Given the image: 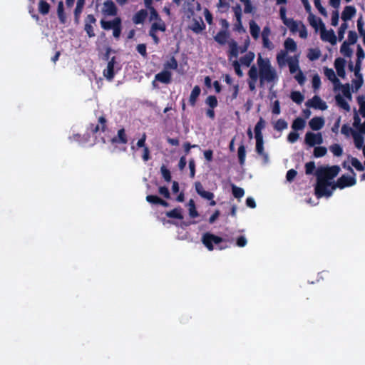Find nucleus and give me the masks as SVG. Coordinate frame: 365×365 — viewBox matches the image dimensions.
<instances>
[{
	"label": "nucleus",
	"instance_id": "obj_30",
	"mask_svg": "<svg viewBox=\"0 0 365 365\" xmlns=\"http://www.w3.org/2000/svg\"><path fill=\"white\" fill-rule=\"evenodd\" d=\"M250 32L255 40L258 39L260 34V28L254 21H250Z\"/></svg>",
	"mask_w": 365,
	"mask_h": 365
},
{
	"label": "nucleus",
	"instance_id": "obj_54",
	"mask_svg": "<svg viewBox=\"0 0 365 365\" xmlns=\"http://www.w3.org/2000/svg\"><path fill=\"white\" fill-rule=\"evenodd\" d=\"M355 131V130L352 129L347 125H344L341 130V133L346 137H349L351 135L353 136Z\"/></svg>",
	"mask_w": 365,
	"mask_h": 365
},
{
	"label": "nucleus",
	"instance_id": "obj_64",
	"mask_svg": "<svg viewBox=\"0 0 365 365\" xmlns=\"http://www.w3.org/2000/svg\"><path fill=\"white\" fill-rule=\"evenodd\" d=\"M178 67V63L174 58H171L165 65V70L168 68L170 69H176Z\"/></svg>",
	"mask_w": 365,
	"mask_h": 365
},
{
	"label": "nucleus",
	"instance_id": "obj_19",
	"mask_svg": "<svg viewBox=\"0 0 365 365\" xmlns=\"http://www.w3.org/2000/svg\"><path fill=\"white\" fill-rule=\"evenodd\" d=\"M248 76L250 78V81H249V88L251 91H255L256 87L255 84L258 78V72L256 66L253 65L251 66Z\"/></svg>",
	"mask_w": 365,
	"mask_h": 365
},
{
	"label": "nucleus",
	"instance_id": "obj_20",
	"mask_svg": "<svg viewBox=\"0 0 365 365\" xmlns=\"http://www.w3.org/2000/svg\"><path fill=\"white\" fill-rule=\"evenodd\" d=\"M288 51L285 50L280 51L277 55V62L279 68L284 67L288 63L289 60L292 56L288 55Z\"/></svg>",
	"mask_w": 365,
	"mask_h": 365
},
{
	"label": "nucleus",
	"instance_id": "obj_26",
	"mask_svg": "<svg viewBox=\"0 0 365 365\" xmlns=\"http://www.w3.org/2000/svg\"><path fill=\"white\" fill-rule=\"evenodd\" d=\"M171 79V73L168 70H164L162 72L158 73L155 76V80L158 81L163 83H170Z\"/></svg>",
	"mask_w": 365,
	"mask_h": 365
},
{
	"label": "nucleus",
	"instance_id": "obj_11",
	"mask_svg": "<svg viewBox=\"0 0 365 365\" xmlns=\"http://www.w3.org/2000/svg\"><path fill=\"white\" fill-rule=\"evenodd\" d=\"M227 43L229 46V54L230 60L233 57L237 58L239 53L245 52L247 48V45L245 46L244 47L238 46L237 43L234 40L228 41Z\"/></svg>",
	"mask_w": 365,
	"mask_h": 365
},
{
	"label": "nucleus",
	"instance_id": "obj_40",
	"mask_svg": "<svg viewBox=\"0 0 365 365\" xmlns=\"http://www.w3.org/2000/svg\"><path fill=\"white\" fill-rule=\"evenodd\" d=\"M189 215L192 218L197 217L198 216V212L195 207V202L192 199H190L187 203Z\"/></svg>",
	"mask_w": 365,
	"mask_h": 365
},
{
	"label": "nucleus",
	"instance_id": "obj_45",
	"mask_svg": "<svg viewBox=\"0 0 365 365\" xmlns=\"http://www.w3.org/2000/svg\"><path fill=\"white\" fill-rule=\"evenodd\" d=\"M147 16V12L144 10L139 11L133 17V21L135 24H141L145 19Z\"/></svg>",
	"mask_w": 365,
	"mask_h": 365
},
{
	"label": "nucleus",
	"instance_id": "obj_22",
	"mask_svg": "<svg viewBox=\"0 0 365 365\" xmlns=\"http://www.w3.org/2000/svg\"><path fill=\"white\" fill-rule=\"evenodd\" d=\"M325 124V120L322 117H314L309 122V125L313 130H321Z\"/></svg>",
	"mask_w": 365,
	"mask_h": 365
},
{
	"label": "nucleus",
	"instance_id": "obj_31",
	"mask_svg": "<svg viewBox=\"0 0 365 365\" xmlns=\"http://www.w3.org/2000/svg\"><path fill=\"white\" fill-rule=\"evenodd\" d=\"M101 26L104 29H113L117 24H120V19L119 18H115L113 21H101Z\"/></svg>",
	"mask_w": 365,
	"mask_h": 365
},
{
	"label": "nucleus",
	"instance_id": "obj_23",
	"mask_svg": "<svg viewBox=\"0 0 365 365\" xmlns=\"http://www.w3.org/2000/svg\"><path fill=\"white\" fill-rule=\"evenodd\" d=\"M360 68H356L354 69V76L355 78L352 81V87L355 89V91H358L364 83V79L362 75L359 72Z\"/></svg>",
	"mask_w": 365,
	"mask_h": 365
},
{
	"label": "nucleus",
	"instance_id": "obj_41",
	"mask_svg": "<svg viewBox=\"0 0 365 365\" xmlns=\"http://www.w3.org/2000/svg\"><path fill=\"white\" fill-rule=\"evenodd\" d=\"M227 38H228V36H227V34L226 31H220L215 36V40L219 43L220 44H225L228 41H227Z\"/></svg>",
	"mask_w": 365,
	"mask_h": 365
},
{
	"label": "nucleus",
	"instance_id": "obj_58",
	"mask_svg": "<svg viewBox=\"0 0 365 365\" xmlns=\"http://www.w3.org/2000/svg\"><path fill=\"white\" fill-rule=\"evenodd\" d=\"M327 153V149L324 147H316L314 150V155L316 158H319L325 155Z\"/></svg>",
	"mask_w": 365,
	"mask_h": 365
},
{
	"label": "nucleus",
	"instance_id": "obj_5",
	"mask_svg": "<svg viewBox=\"0 0 365 365\" xmlns=\"http://www.w3.org/2000/svg\"><path fill=\"white\" fill-rule=\"evenodd\" d=\"M286 8L282 6L279 9V16L284 25H286L292 33H297L299 29V25H302L301 21H294L286 16Z\"/></svg>",
	"mask_w": 365,
	"mask_h": 365
},
{
	"label": "nucleus",
	"instance_id": "obj_32",
	"mask_svg": "<svg viewBox=\"0 0 365 365\" xmlns=\"http://www.w3.org/2000/svg\"><path fill=\"white\" fill-rule=\"evenodd\" d=\"M306 125V121L303 118H297L292 124V128L294 131L302 130Z\"/></svg>",
	"mask_w": 365,
	"mask_h": 365
},
{
	"label": "nucleus",
	"instance_id": "obj_53",
	"mask_svg": "<svg viewBox=\"0 0 365 365\" xmlns=\"http://www.w3.org/2000/svg\"><path fill=\"white\" fill-rule=\"evenodd\" d=\"M50 6L48 3L41 1L38 4V10L42 14H46L49 11Z\"/></svg>",
	"mask_w": 365,
	"mask_h": 365
},
{
	"label": "nucleus",
	"instance_id": "obj_38",
	"mask_svg": "<svg viewBox=\"0 0 365 365\" xmlns=\"http://www.w3.org/2000/svg\"><path fill=\"white\" fill-rule=\"evenodd\" d=\"M235 16L236 18L237 24L238 26L242 25V8L239 4L235 5L232 8Z\"/></svg>",
	"mask_w": 365,
	"mask_h": 365
},
{
	"label": "nucleus",
	"instance_id": "obj_50",
	"mask_svg": "<svg viewBox=\"0 0 365 365\" xmlns=\"http://www.w3.org/2000/svg\"><path fill=\"white\" fill-rule=\"evenodd\" d=\"M292 100L297 104H300L304 101L303 95L299 91H293L291 93Z\"/></svg>",
	"mask_w": 365,
	"mask_h": 365
},
{
	"label": "nucleus",
	"instance_id": "obj_6",
	"mask_svg": "<svg viewBox=\"0 0 365 365\" xmlns=\"http://www.w3.org/2000/svg\"><path fill=\"white\" fill-rule=\"evenodd\" d=\"M97 6L98 11L104 16H115L117 13L116 6L111 0H106Z\"/></svg>",
	"mask_w": 365,
	"mask_h": 365
},
{
	"label": "nucleus",
	"instance_id": "obj_59",
	"mask_svg": "<svg viewBox=\"0 0 365 365\" xmlns=\"http://www.w3.org/2000/svg\"><path fill=\"white\" fill-rule=\"evenodd\" d=\"M299 138V134L297 133V131H292L289 133L287 136V141L290 143H294L298 140Z\"/></svg>",
	"mask_w": 365,
	"mask_h": 365
},
{
	"label": "nucleus",
	"instance_id": "obj_42",
	"mask_svg": "<svg viewBox=\"0 0 365 365\" xmlns=\"http://www.w3.org/2000/svg\"><path fill=\"white\" fill-rule=\"evenodd\" d=\"M200 87L197 86H195L190 93V99H189L191 105H192V106L195 105L197 98L200 96Z\"/></svg>",
	"mask_w": 365,
	"mask_h": 365
},
{
	"label": "nucleus",
	"instance_id": "obj_55",
	"mask_svg": "<svg viewBox=\"0 0 365 365\" xmlns=\"http://www.w3.org/2000/svg\"><path fill=\"white\" fill-rule=\"evenodd\" d=\"M233 195L236 198H241L244 196L245 191L242 188L237 187L235 185L232 186Z\"/></svg>",
	"mask_w": 365,
	"mask_h": 365
},
{
	"label": "nucleus",
	"instance_id": "obj_49",
	"mask_svg": "<svg viewBox=\"0 0 365 365\" xmlns=\"http://www.w3.org/2000/svg\"><path fill=\"white\" fill-rule=\"evenodd\" d=\"M274 128L278 131H282L288 128V123L283 119H279L275 122Z\"/></svg>",
	"mask_w": 365,
	"mask_h": 365
},
{
	"label": "nucleus",
	"instance_id": "obj_24",
	"mask_svg": "<svg viewBox=\"0 0 365 365\" xmlns=\"http://www.w3.org/2000/svg\"><path fill=\"white\" fill-rule=\"evenodd\" d=\"M191 30L195 33H200L205 29V25L201 18L193 19L191 25L190 26Z\"/></svg>",
	"mask_w": 365,
	"mask_h": 365
},
{
	"label": "nucleus",
	"instance_id": "obj_48",
	"mask_svg": "<svg viewBox=\"0 0 365 365\" xmlns=\"http://www.w3.org/2000/svg\"><path fill=\"white\" fill-rule=\"evenodd\" d=\"M357 103L359 106V111L360 114L365 117V96H359L357 97Z\"/></svg>",
	"mask_w": 365,
	"mask_h": 365
},
{
	"label": "nucleus",
	"instance_id": "obj_63",
	"mask_svg": "<svg viewBox=\"0 0 365 365\" xmlns=\"http://www.w3.org/2000/svg\"><path fill=\"white\" fill-rule=\"evenodd\" d=\"M206 103L211 108H214L217 106V100L215 96H210L206 99Z\"/></svg>",
	"mask_w": 365,
	"mask_h": 365
},
{
	"label": "nucleus",
	"instance_id": "obj_43",
	"mask_svg": "<svg viewBox=\"0 0 365 365\" xmlns=\"http://www.w3.org/2000/svg\"><path fill=\"white\" fill-rule=\"evenodd\" d=\"M166 215L168 217L177 218V219H182L183 216L182 214V209L180 207L175 208L171 211L167 212Z\"/></svg>",
	"mask_w": 365,
	"mask_h": 365
},
{
	"label": "nucleus",
	"instance_id": "obj_60",
	"mask_svg": "<svg viewBox=\"0 0 365 365\" xmlns=\"http://www.w3.org/2000/svg\"><path fill=\"white\" fill-rule=\"evenodd\" d=\"M161 174L165 180L170 182L171 180V174L168 169L165 166L163 165L160 168Z\"/></svg>",
	"mask_w": 365,
	"mask_h": 365
},
{
	"label": "nucleus",
	"instance_id": "obj_47",
	"mask_svg": "<svg viewBox=\"0 0 365 365\" xmlns=\"http://www.w3.org/2000/svg\"><path fill=\"white\" fill-rule=\"evenodd\" d=\"M321 56V51L319 48H311L307 53V58L310 61H315Z\"/></svg>",
	"mask_w": 365,
	"mask_h": 365
},
{
	"label": "nucleus",
	"instance_id": "obj_7",
	"mask_svg": "<svg viewBox=\"0 0 365 365\" xmlns=\"http://www.w3.org/2000/svg\"><path fill=\"white\" fill-rule=\"evenodd\" d=\"M222 241V239L211 233H205L202 237L203 245L210 250L214 249L213 245H217Z\"/></svg>",
	"mask_w": 365,
	"mask_h": 365
},
{
	"label": "nucleus",
	"instance_id": "obj_52",
	"mask_svg": "<svg viewBox=\"0 0 365 365\" xmlns=\"http://www.w3.org/2000/svg\"><path fill=\"white\" fill-rule=\"evenodd\" d=\"M244 5V11L246 14L252 13L254 10V7L250 0H240Z\"/></svg>",
	"mask_w": 365,
	"mask_h": 365
},
{
	"label": "nucleus",
	"instance_id": "obj_35",
	"mask_svg": "<svg viewBox=\"0 0 365 365\" xmlns=\"http://www.w3.org/2000/svg\"><path fill=\"white\" fill-rule=\"evenodd\" d=\"M111 142L113 143H127V138H126V135L125 133V130L124 129H120L118 132V135L115 138H113L112 140H111Z\"/></svg>",
	"mask_w": 365,
	"mask_h": 365
},
{
	"label": "nucleus",
	"instance_id": "obj_18",
	"mask_svg": "<svg viewBox=\"0 0 365 365\" xmlns=\"http://www.w3.org/2000/svg\"><path fill=\"white\" fill-rule=\"evenodd\" d=\"M345 65L346 61L344 58H337L334 61V67L337 75L342 78H344L346 76Z\"/></svg>",
	"mask_w": 365,
	"mask_h": 365
},
{
	"label": "nucleus",
	"instance_id": "obj_51",
	"mask_svg": "<svg viewBox=\"0 0 365 365\" xmlns=\"http://www.w3.org/2000/svg\"><path fill=\"white\" fill-rule=\"evenodd\" d=\"M349 163H350L353 167H354L357 170L362 171L364 170V165L361 163L355 158H351L349 159Z\"/></svg>",
	"mask_w": 365,
	"mask_h": 365
},
{
	"label": "nucleus",
	"instance_id": "obj_44",
	"mask_svg": "<svg viewBox=\"0 0 365 365\" xmlns=\"http://www.w3.org/2000/svg\"><path fill=\"white\" fill-rule=\"evenodd\" d=\"M356 56H357V61L356 63V68H360V65L361 63V61L365 58V53L360 45H358L357 46V51H356Z\"/></svg>",
	"mask_w": 365,
	"mask_h": 365
},
{
	"label": "nucleus",
	"instance_id": "obj_28",
	"mask_svg": "<svg viewBox=\"0 0 365 365\" xmlns=\"http://www.w3.org/2000/svg\"><path fill=\"white\" fill-rule=\"evenodd\" d=\"M324 73L325 76L333 83V87L339 84L340 81L336 76L335 72L332 68H324Z\"/></svg>",
	"mask_w": 365,
	"mask_h": 365
},
{
	"label": "nucleus",
	"instance_id": "obj_46",
	"mask_svg": "<svg viewBox=\"0 0 365 365\" xmlns=\"http://www.w3.org/2000/svg\"><path fill=\"white\" fill-rule=\"evenodd\" d=\"M237 155L240 165H244L246 158V150L245 147L243 144L240 145V147L238 148Z\"/></svg>",
	"mask_w": 365,
	"mask_h": 365
},
{
	"label": "nucleus",
	"instance_id": "obj_15",
	"mask_svg": "<svg viewBox=\"0 0 365 365\" xmlns=\"http://www.w3.org/2000/svg\"><path fill=\"white\" fill-rule=\"evenodd\" d=\"M270 35V28L268 26H264L262 31V39L263 46L269 50H272L274 48V44L269 39Z\"/></svg>",
	"mask_w": 365,
	"mask_h": 365
},
{
	"label": "nucleus",
	"instance_id": "obj_37",
	"mask_svg": "<svg viewBox=\"0 0 365 365\" xmlns=\"http://www.w3.org/2000/svg\"><path fill=\"white\" fill-rule=\"evenodd\" d=\"M264 127L265 121L262 118H260L255 127V138L263 137L262 130L264 128Z\"/></svg>",
	"mask_w": 365,
	"mask_h": 365
},
{
	"label": "nucleus",
	"instance_id": "obj_34",
	"mask_svg": "<svg viewBox=\"0 0 365 365\" xmlns=\"http://www.w3.org/2000/svg\"><path fill=\"white\" fill-rule=\"evenodd\" d=\"M255 55L253 52H248L243 57H242L240 60V63L242 65L249 66L251 63L255 59Z\"/></svg>",
	"mask_w": 365,
	"mask_h": 365
},
{
	"label": "nucleus",
	"instance_id": "obj_13",
	"mask_svg": "<svg viewBox=\"0 0 365 365\" xmlns=\"http://www.w3.org/2000/svg\"><path fill=\"white\" fill-rule=\"evenodd\" d=\"M333 88L336 94L341 93L344 98H346L349 101L351 100V93L350 92V86L349 83L342 84L339 81V84H336L333 87Z\"/></svg>",
	"mask_w": 365,
	"mask_h": 365
},
{
	"label": "nucleus",
	"instance_id": "obj_16",
	"mask_svg": "<svg viewBox=\"0 0 365 365\" xmlns=\"http://www.w3.org/2000/svg\"><path fill=\"white\" fill-rule=\"evenodd\" d=\"M96 19L93 15L89 14L85 19V31L89 37L95 36L93 25L96 24Z\"/></svg>",
	"mask_w": 365,
	"mask_h": 365
},
{
	"label": "nucleus",
	"instance_id": "obj_36",
	"mask_svg": "<svg viewBox=\"0 0 365 365\" xmlns=\"http://www.w3.org/2000/svg\"><path fill=\"white\" fill-rule=\"evenodd\" d=\"M284 50L288 52H294L297 50V43L290 38L285 40L284 43Z\"/></svg>",
	"mask_w": 365,
	"mask_h": 365
},
{
	"label": "nucleus",
	"instance_id": "obj_14",
	"mask_svg": "<svg viewBox=\"0 0 365 365\" xmlns=\"http://www.w3.org/2000/svg\"><path fill=\"white\" fill-rule=\"evenodd\" d=\"M306 105L321 110H324L327 108V103L318 96H314L312 99L309 100Z\"/></svg>",
	"mask_w": 365,
	"mask_h": 365
},
{
	"label": "nucleus",
	"instance_id": "obj_3",
	"mask_svg": "<svg viewBox=\"0 0 365 365\" xmlns=\"http://www.w3.org/2000/svg\"><path fill=\"white\" fill-rule=\"evenodd\" d=\"M287 64L290 73L294 75V78L300 85H303L305 82V77L299 66V56H293V57L289 60Z\"/></svg>",
	"mask_w": 365,
	"mask_h": 365
},
{
	"label": "nucleus",
	"instance_id": "obj_57",
	"mask_svg": "<svg viewBox=\"0 0 365 365\" xmlns=\"http://www.w3.org/2000/svg\"><path fill=\"white\" fill-rule=\"evenodd\" d=\"M331 152L336 156L342 155L343 149L339 144H334L330 147Z\"/></svg>",
	"mask_w": 365,
	"mask_h": 365
},
{
	"label": "nucleus",
	"instance_id": "obj_61",
	"mask_svg": "<svg viewBox=\"0 0 365 365\" xmlns=\"http://www.w3.org/2000/svg\"><path fill=\"white\" fill-rule=\"evenodd\" d=\"M312 83L314 90H318L320 88L321 79L318 74H315L313 76Z\"/></svg>",
	"mask_w": 365,
	"mask_h": 365
},
{
	"label": "nucleus",
	"instance_id": "obj_12",
	"mask_svg": "<svg viewBox=\"0 0 365 365\" xmlns=\"http://www.w3.org/2000/svg\"><path fill=\"white\" fill-rule=\"evenodd\" d=\"M320 36L321 38L324 41L329 42L331 45H335L336 43V36L334 31L332 29L327 30L325 26H322L320 30Z\"/></svg>",
	"mask_w": 365,
	"mask_h": 365
},
{
	"label": "nucleus",
	"instance_id": "obj_21",
	"mask_svg": "<svg viewBox=\"0 0 365 365\" xmlns=\"http://www.w3.org/2000/svg\"><path fill=\"white\" fill-rule=\"evenodd\" d=\"M195 187L197 193L204 199L211 200L214 197V194L212 192L205 190L202 185L200 182H196L195 183Z\"/></svg>",
	"mask_w": 365,
	"mask_h": 365
},
{
	"label": "nucleus",
	"instance_id": "obj_29",
	"mask_svg": "<svg viewBox=\"0 0 365 365\" xmlns=\"http://www.w3.org/2000/svg\"><path fill=\"white\" fill-rule=\"evenodd\" d=\"M355 14H356L355 8L351 6H347L344 8V9L342 12L341 19L344 21H346L348 20H350L355 15Z\"/></svg>",
	"mask_w": 365,
	"mask_h": 365
},
{
	"label": "nucleus",
	"instance_id": "obj_27",
	"mask_svg": "<svg viewBox=\"0 0 365 365\" xmlns=\"http://www.w3.org/2000/svg\"><path fill=\"white\" fill-rule=\"evenodd\" d=\"M308 21L310 25L316 29L319 28L321 30L322 26H324V24L322 23V20L314 16L311 11L309 13Z\"/></svg>",
	"mask_w": 365,
	"mask_h": 365
},
{
	"label": "nucleus",
	"instance_id": "obj_1",
	"mask_svg": "<svg viewBox=\"0 0 365 365\" xmlns=\"http://www.w3.org/2000/svg\"><path fill=\"white\" fill-rule=\"evenodd\" d=\"M339 167L336 165L322 166L317 168L315 193L318 197H330L336 187L343 189L356 184L355 177L349 175H342L338 179L336 183H334V178L339 174Z\"/></svg>",
	"mask_w": 365,
	"mask_h": 365
},
{
	"label": "nucleus",
	"instance_id": "obj_62",
	"mask_svg": "<svg viewBox=\"0 0 365 365\" xmlns=\"http://www.w3.org/2000/svg\"><path fill=\"white\" fill-rule=\"evenodd\" d=\"M99 124L95 127L93 129L94 132H97L98 130H104L106 128V119L104 117H100L98 119Z\"/></svg>",
	"mask_w": 365,
	"mask_h": 365
},
{
	"label": "nucleus",
	"instance_id": "obj_10",
	"mask_svg": "<svg viewBox=\"0 0 365 365\" xmlns=\"http://www.w3.org/2000/svg\"><path fill=\"white\" fill-rule=\"evenodd\" d=\"M255 140H256L255 150H256L257 153L261 157L262 163L264 164H267L269 161V158L268 153H266L264 149L263 137L255 138Z\"/></svg>",
	"mask_w": 365,
	"mask_h": 365
},
{
	"label": "nucleus",
	"instance_id": "obj_39",
	"mask_svg": "<svg viewBox=\"0 0 365 365\" xmlns=\"http://www.w3.org/2000/svg\"><path fill=\"white\" fill-rule=\"evenodd\" d=\"M340 52L342 55L346 57H351L353 53V51L350 48L349 43H348L346 41H344L342 43L340 48Z\"/></svg>",
	"mask_w": 365,
	"mask_h": 365
},
{
	"label": "nucleus",
	"instance_id": "obj_33",
	"mask_svg": "<svg viewBox=\"0 0 365 365\" xmlns=\"http://www.w3.org/2000/svg\"><path fill=\"white\" fill-rule=\"evenodd\" d=\"M353 126L356 130H357L360 133H363L364 134H365V121L362 124H361L360 118L357 114H356L354 117Z\"/></svg>",
	"mask_w": 365,
	"mask_h": 365
},
{
	"label": "nucleus",
	"instance_id": "obj_2",
	"mask_svg": "<svg viewBox=\"0 0 365 365\" xmlns=\"http://www.w3.org/2000/svg\"><path fill=\"white\" fill-rule=\"evenodd\" d=\"M258 78L261 85L264 83H276L279 76L276 69L272 66L268 58H263L260 54L257 60Z\"/></svg>",
	"mask_w": 365,
	"mask_h": 365
},
{
	"label": "nucleus",
	"instance_id": "obj_25",
	"mask_svg": "<svg viewBox=\"0 0 365 365\" xmlns=\"http://www.w3.org/2000/svg\"><path fill=\"white\" fill-rule=\"evenodd\" d=\"M335 100L337 103V105L342 109L346 111L350 110V106L349 105V103L347 101V98H344L341 93L336 94Z\"/></svg>",
	"mask_w": 365,
	"mask_h": 365
},
{
	"label": "nucleus",
	"instance_id": "obj_56",
	"mask_svg": "<svg viewBox=\"0 0 365 365\" xmlns=\"http://www.w3.org/2000/svg\"><path fill=\"white\" fill-rule=\"evenodd\" d=\"M230 4L226 0H219L217 8L221 12H225L228 10Z\"/></svg>",
	"mask_w": 365,
	"mask_h": 365
},
{
	"label": "nucleus",
	"instance_id": "obj_17",
	"mask_svg": "<svg viewBox=\"0 0 365 365\" xmlns=\"http://www.w3.org/2000/svg\"><path fill=\"white\" fill-rule=\"evenodd\" d=\"M115 66L116 63L115 61V59L114 58H112V59L108 63L106 68L103 71V76L108 81H111L113 78L115 73Z\"/></svg>",
	"mask_w": 365,
	"mask_h": 365
},
{
	"label": "nucleus",
	"instance_id": "obj_8",
	"mask_svg": "<svg viewBox=\"0 0 365 365\" xmlns=\"http://www.w3.org/2000/svg\"><path fill=\"white\" fill-rule=\"evenodd\" d=\"M304 143L309 147L321 145L323 143L322 135L321 133L307 132L304 136Z\"/></svg>",
	"mask_w": 365,
	"mask_h": 365
},
{
	"label": "nucleus",
	"instance_id": "obj_9",
	"mask_svg": "<svg viewBox=\"0 0 365 365\" xmlns=\"http://www.w3.org/2000/svg\"><path fill=\"white\" fill-rule=\"evenodd\" d=\"M166 26L165 23L161 20H157L152 23V26L149 32L150 36L153 38L155 43H159V38L156 35L157 31H165Z\"/></svg>",
	"mask_w": 365,
	"mask_h": 365
},
{
	"label": "nucleus",
	"instance_id": "obj_4",
	"mask_svg": "<svg viewBox=\"0 0 365 365\" xmlns=\"http://www.w3.org/2000/svg\"><path fill=\"white\" fill-rule=\"evenodd\" d=\"M173 2L180 5L182 3V7L185 13L190 18L195 14V10L200 11L201 9L200 4L197 2L195 3V0H173Z\"/></svg>",
	"mask_w": 365,
	"mask_h": 365
}]
</instances>
